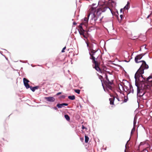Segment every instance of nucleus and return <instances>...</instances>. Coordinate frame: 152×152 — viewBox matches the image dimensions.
<instances>
[{
    "mask_svg": "<svg viewBox=\"0 0 152 152\" xmlns=\"http://www.w3.org/2000/svg\"><path fill=\"white\" fill-rule=\"evenodd\" d=\"M85 142L86 143H87L88 142L89 140V137L86 135H85Z\"/></svg>",
    "mask_w": 152,
    "mask_h": 152,
    "instance_id": "18",
    "label": "nucleus"
},
{
    "mask_svg": "<svg viewBox=\"0 0 152 152\" xmlns=\"http://www.w3.org/2000/svg\"><path fill=\"white\" fill-rule=\"evenodd\" d=\"M80 140L82 142H83L84 140V138L83 137H81L80 138Z\"/></svg>",
    "mask_w": 152,
    "mask_h": 152,
    "instance_id": "25",
    "label": "nucleus"
},
{
    "mask_svg": "<svg viewBox=\"0 0 152 152\" xmlns=\"http://www.w3.org/2000/svg\"><path fill=\"white\" fill-rule=\"evenodd\" d=\"M68 104L67 103H63L61 104H58L56 106L58 108H61L64 106H67Z\"/></svg>",
    "mask_w": 152,
    "mask_h": 152,
    "instance_id": "12",
    "label": "nucleus"
},
{
    "mask_svg": "<svg viewBox=\"0 0 152 152\" xmlns=\"http://www.w3.org/2000/svg\"><path fill=\"white\" fill-rule=\"evenodd\" d=\"M104 76L107 80L104 81V83L107 87V89L108 90L109 89L112 90L113 87L111 86V85L113 84V82L110 81L106 73H105Z\"/></svg>",
    "mask_w": 152,
    "mask_h": 152,
    "instance_id": "7",
    "label": "nucleus"
},
{
    "mask_svg": "<svg viewBox=\"0 0 152 152\" xmlns=\"http://www.w3.org/2000/svg\"><path fill=\"white\" fill-rule=\"evenodd\" d=\"M123 88L124 89V90L126 91H129V89L126 86H124Z\"/></svg>",
    "mask_w": 152,
    "mask_h": 152,
    "instance_id": "16",
    "label": "nucleus"
},
{
    "mask_svg": "<svg viewBox=\"0 0 152 152\" xmlns=\"http://www.w3.org/2000/svg\"><path fill=\"white\" fill-rule=\"evenodd\" d=\"M75 91L78 94L80 93V90L79 89H75Z\"/></svg>",
    "mask_w": 152,
    "mask_h": 152,
    "instance_id": "20",
    "label": "nucleus"
},
{
    "mask_svg": "<svg viewBox=\"0 0 152 152\" xmlns=\"http://www.w3.org/2000/svg\"><path fill=\"white\" fill-rule=\"evenodd\" d=\"M66 47L65 46L64 47L62 50H61V52L62 53H64V52H65V51H64V50L66 49Z\"/></svg>",
    "mask_w": 152,
    "mask_h": 152,
    "instance_id": "23",
    "label": "nucleus"
},
{
    "mask_svg": "<svg viewBox=\"0 0 152 152\" xmlns=\"http://www.w3.org/2000/svg\"><path fill=\"white\" fill-rule=\"evenodd\" d=\"M45 99L47 101L50 102H53L55 100V98L53 97H45Z\"/></svg>",
    "mask_w": 152,
    "mask_h": 152,
    "instance_id": "10",
    "label": "nucleus"
},
{
    "mask_svg": "<svg viewBox=\"0 0 152 152\" xmlns=\"http://www.w3.org/2000/svg\"><path fill=\"white\" fill-rule=\"evenodd\" d=\"M123 10V9H121L120 10V11H121V12Z\"/></svg>",
    "mask_w": 152,
    "mask_h": 152,
    "instance_id": "34",
    "label": "nucleus"
},
{
    "mask_svg": "<svg viewBox=\"0 0 152 152\" xmlns=\"http://www.w3.org/2000/svg\"><path fill=\"white\" fill-rule=\"evenodd\" d=\"M148 129H149V132L150 133H151V132H152V131H151V129H150V128H149V127L148 128Z\"/></svg>",
    "mask_w": 152,
    "mask_h": 152,
    "instance_id": "24",
    "label": "nucleus"
},
{
    "mask_svg": "<svg viewBox=\"0 0 152 152\" xmlns=\"http://www.w3.org/2000/svg\"><path fill=\"white\" fill-rule=\"evenodd\" d=\"M110 96L112 97V98L109 99L110 104L114 105V101H115V103L116 105L122 104L123 103V100H120L117 94L115 96H112L111 95H110Z\"/></svg>",
    "mask_w": 152,
    "mask_h": 152,
    "instance_id": "5",
    "label": "nucleus"
},
{
    "mask_svg": "<svg viewBox=\"0 0 152 152\" xmlns=\"http://www.w3.org/2000/svg\"><path fill=\"white\" fill-rule=\"evenodd\" d=\"M86 44H87V46L88 47H89V48H90V47H91V48H92V44H91V46H89V43L88 42H86Z\"/></svg>",
    "mask_w": 152,
    "mask_h": 152,
    "instance_id": "21",
    "label": "nucleus"
},
{
    "mask_svg": "<svg viewBox=\"0 0 152 152\" xmlns=\"http://www.w3.org/2000/svg\"><path fill=\"white\" fill-rule=\"evenodd\" d=\"M83 25V24L82 23L80 24L79 26V28L78 30L80 35L83 36L84 38L87 39L88 36V33L87 31L83 29L82 26Z\"/></svg>",
    "mask_w": 152,
    "mask_h": 152,
    "instance_id": "6",
    "label": "nucleus"
},
{
    "mask_svg": "<svg viewBox=\"0 0 152 152\" xmlns=\"http://www.w3.org/2000/svg\"><path fill=\"white\" fill-rule=\"evenodd\" d=\"M144 86L143 87L142 86L141 88L140 87V85L135 80V85L137 87V93L138 94H139L140 96H143L145 94V92L142 93L143 88L145 89L146 92L150 93H151L152 91V75H150L146 78H144Z\"/></svg>",
    "mask_w": 152,
    "mask_h": 152,
    "instance_id": "2",
    "label": "nucleus"
},
{
    "mask_svg": "<svg viewBox=\"0 0 152 152\" xmlns=\"http://www.w3.org/2000/svg\"><path fill=\"white\" fill-rule=\"evenodd\" d=\"M62 97H63L64 98L65 96H62Z\"/></svg>",
    "mask_w": 152,
    "mask_h": 152,
    "instance_id": "38",
    "label": "nucleus"
},
{
    "mask_svg": "<svg viewBox=\"0 0 152 152\" xmlns=\"http://www.w3.org/2000/svg\"><path fill=\"white\" fill-rule=\"evenodd\" d=\"M129 91H128V92L129 93H133V87H132V86L131 85L129 84Z\"/></svg>",
    "mask_w": 152,
    "mask_h": 152,
    "instance_id": "14",
    "label": "nucleus"
},
{
    "mask_svg": "<svg viewBox=\"0 0 152 152\" xmlns=\"http://www.w3.org/2000/svg\"><path fill=\"white\" fill-rule=\"evenodd\" d=\"M107 2H105L104 4L101 5L99 8L97 10L96 9V7H91L89 10V13L88 14V17L90 15H91L92 19L94 20L95 21L98 19L97 16H100L102 12H104L107 10H110L112 12L111 10L107 6Z\"/></svg>",
    "mask_w": 152,
    "mask_h": 152,
    "instance_id": "1",
    "label": "nucleus"
},
{
    "mask_svg": "<svg viewBox=\"0 0 152 152\" xmlns=\"http://www.w3.org/2000/svg\"><path fill=\"white\" fill-rule=\"evenodd\" d=\"M136 121L135 120H134V125H135V124H136Z\"/></svg>",
    "mask_w": 152,
    "mask_h": 152,
    "instance_id": "29",
    "label": "nucleus"
},
{
    "mask_svg": "<svg viewBox=\"0 0 152 152\" xmlns=\"http://www.w3.org/2000/svg\"><path fill=\"white\" fill-rule=\"evenodd\" d=\"M103 18V17H102V18H101L100 19V22L102 21V18Z\"/></svg>",
    "mask_w": 152,
    "mask_h": 152,
    "instance_id": "31",
    "label": "nucleus"
},
{
    "mask_svg": "<svg viewBox=\"0 0 152 152\" xmlns=\"http://www.w3.org/2000/svg\"><path fill=\"white\" fill-rule=\"evenodd\" d=\"M142 152H148V151L147 150H143Z\"/></svg>",
    "mask_w": 152,
    "mask_h": 152,
    "instance_id": "27",
    "label": "nucleus"
},
{
    "mask_svg": "<svg viewBox=\"0 0 152 152\" xmlns=\"http://www.w3.org/2000/svg\"><path fill=\"white\" fill-rule=\"evenodd\" d=\"M88 17L87 18H85L84 20V21L82 23L85 26H86L88 25Z\"/></svg>",
    "mask_w": 152,
    "mask_h": 152,
    "instance_id": "11",
    "label": "nucleus"
},
{
    "mask_svg": "<svg viewBox=\"0 0 152 152\" xmlns=\"http://www.w3.org/2000/svg\"><path fill=\"white\" fill-rule=\"evenodd\" d=\"M120 17H121V19H122V17H123V15H120Z\"/></svg>",
    "mask_w": 152,
    "mask_h": 152,
    "instance_id": "33",
    "label": "nucleus"
},
{
    "mask_svg": "<svg viewBox=\"0 0 152 152\" xmlns=\"http://www.w3.org/2000/svg\"><path fill=\"white\" fill-rule=\"evenodd\" d=\"M95 4H92V6H94Z\"/></svg>",
    "mask_w": 152,
    "mask_h": 152,
    "instance_id": "37",
    "label": "nucleus"
},
{
    "mask_svg": "<svg viewBox=\"0 0 152 152\" xmlns=\"http://www.w3.org/2000/svg\"><path fill=\"white\" fill-rule=\"evenodd\" d=\"M64 117L67 121H70V117L68 115H64Z\"/></svg>",
    "mask_w": 152,
    "mask_h": 152,
    "instance_id": "17",
    "label": "nucleus"
},
{
    "mask_svg": "<svg viewBox=\"0 0 152 152\" xmlns=\"http://www.w3.org/2000/svg\"><path fill=\"white\" fill-rule=\"evenodd\" d=\"M150 16H151V15H148L147 18H148Z\"/></svg>",
    "mask_w": 152,
    "mask_h": 152,
    "instance_id": "36",
    "label": "nucleus"
},
{
    "mask_svg": "<svg viewBox=\"0 0 152 152\" xmlns=\"http://www.w3.org/2000/svg\"><path fill=\"white\" fill-rule=\"evenodd\" d=\"M90 59L92 60V62L95 65L94 67V68L99 72L102 73L104 71H102L99 66V65H100V62L96 60L99 57V52L98 51V50H93L92 48L90 47Z\"/></svg>",
    "mask_w": 152,
    "mask_h": 152,
    "instance_id": "3",
    "label": "nucleus"
},
{
    "mask_svg": "<svg viewBox=\"0 0 152 152\" xmlns=\"http://www.w3.org/2000/svg\"><path fill=\"white\" fill-rule=\"evenodd\" d=\"M61 94V92H58V93H57L56 94V95H57V96H58V95H60V94Z\"/></svg>",
    "mask_w": 152,
    "mask_h": 152,
    "instance_id": "28",
    "label": "nucleus"
},
{
    "mask_svg": "<svg viewBox=\"0 0 152 152\" xmlns=\"http://www.w3.org/2000/svg\"><path fill=\"white\" fill-rule=\"evenodd\" d=\"M38 86H36L35 87H32V86H30L29 88H30L31 90L33 92H34L35 91V90L36 89H37L39 88Z\"/></svg>",
    "mask_w": 152,
    "mask_h": 152,
    "instance_id": "13",
    "label": "nucleus"
},
{
    "mask_svg": "<svg viewBox=\"0 0 152 152\" xmlns=\"http://www.w3.org/2000/svg\"><path fill=\"white\" fill-rule=\"evenodd\" d=\"M68 98L70 99L73 100L75 99V96L74 95L70 96H68Z\"/></svg>",
    "mask_w": 152,
    "mask_h": 152,
    "instance_id": "15",
    "label": "nucleus"
},
{
    "mask_svg": "<svg viewBox=\"0 0 152 152\" xmlns=\"http://www.w3.org/2000/svg\"><path fill=\"white\" fill-rule=\"evenodd\" d=\"M142 62L140 67L136 72L135 75V78L136 81L138 80L140 77H141L144 79L143 75H142L144 73V70L145 69H147L148 68V66L146 64V62L143 61H141Z\"/></svg>",
    "mask_w": 152,
    "mask_h": 152,
    "instance_id": "4",
    "label": "nucleus"
},
{
    "mask_svg": "<svg viewBox=\"0 0 152 152\" xmlns=\"http://www.w3.org/2000/svg\"><path fill=\"white\" fill-rule=\"evenodd\" d=\"M99 78L101 79V81L102 83V85L103 86V84L102 83V80L101 79H103V77L102 76H101V75H100L99 76Z\"/></svg>",
    "mask_w": 152,
    "mask_h": 152,
    "instance_id": "22",
    "label": "nucleus"
},
{
    "mask_svg": "<svg viewBox=\"0 0 152 152\" xmlns=\"http://www.w3.org/2000/svg\"><path fill=\"white\" fill-rule=\"evenodd\" d=\"M54 109L55 110H57V108L56 107H54Z\"/></svg>",
    "mask_w": 152,
    "mask_h": 152,
    "instance_id": "32",
    "label": "nucleus"
},
{
    "mask_svg": "<svg viewBox=\"0 0 152 152\" xmlns=\"http://www.w3.org/2000/svg\"><path fill=\"white\" fill-rule=\"evenodd\" d=\"M130 4V3L128 2L127 4L124 7V9H128L129 7V5Z\"/></svg>",
    "mask_w": 152,
    "mask_h": 152,
    "instance_id": "19",
    "label": "nucleus"
},
{
    "mask_svg": "<svg viewBox=\"0 0 152 152\" xmlns=\"http://www.w3.org/2000/svg\"><path fill=\"white\" fill-rule=\"evenodd\" d=\"M142 56L143 55H142V54H140L136 56L135 58V62L137 63L142 62L141 61H138L140 60L142 58Z\"/></svg>",
    "mask_w": 152,
    "mask_h": 152,
    "instance_id": "9",
    "label": "nucleus"
},
{
    "mask_svg": "<svg viewBox=\"0 0 152 152\" xmlns=\"http://www.w3.org/2000/svg\"><path fill=\"white\" fill-rule=\"evenodd\" d=\"M126 101H127L125 99H124V101L123 102H126Z\"/></svg>",
    "mask_w": 152,
    "mask_h": 152,
    "instance_id": "30",
    "label": "nucleus"
},
{
    "mask_svg": "<svg viewBox=\"0 0 152 152\" xmlns=\"http://www.w3.org/2000/svg\"><path fill=\"white\" fill-rule=\"evenodd\" d=\"M73 24H74V25H76V23H75V22H74V23H73Z\"/></svg>",
    "mask_w": 152,
    "mask_h": 152,
    "instance_id": "35",
    "label": "nucleus"
},
{
    "mask_svg": "<svg viewBox=\"0 0 152 152\" xmlns=\"http://www.w3.org/2000/svg\"><path fill=\"white\" fill-rule=\"evenodd\" d=\"M23 81L24 84L27 89H28L30 87V86L29 85L28 83L29 82V80L26 79L25 78L23 79Z\"/></svg>",
    "mask_w": 152,
    "mask_h": 152,
    "instance_id": "8",
    "label": "nucleus"
},
{
    "mask_svg": "<svg viewBox=\"0 0 152 152\" xmlns=\"http://www.w3.org/2000/svg\"><path fill=\"white\" fill-rule=\"evenodd\" d=\"M82 129H87V128H86L83 125L82 127Z\"/></svg>",
    "mask_w": 152,
    "mask_h": 152,
    "instance_id": "26",
    "label": "nucleus"
}]
</instances>
